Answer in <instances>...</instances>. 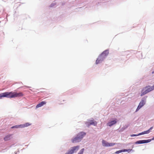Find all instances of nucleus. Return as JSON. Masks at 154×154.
<instances>
[{
    "label": "nucleus",
    "instance_id": "6",
    "mask_svg": "<svg viewBox=\"0 0 154 154\" xmlns=\"http://www.w3.org/2000/svg\"><path fill=\"white\" fill-rule=\"evenodd\" d=\"M146 101L144 100H142L140 103L136 110V112H137L141 107H142L145 104Z\"/></svg>",
    "mask_w": 154,
    "mask_h": 154
},
{
    "label": "nucleus",
    "instance_id": "9",
    "mask_svg": "<svg viewBox=\"0 0 154 154\" xmlns=\"http://www.w3.org/2000/svg\"><path fill=\"white\" fill-rule=\"evenodd\" d=\"M46 103V102L45 101H42L38 104L36 106V108H38L42 106L45 105Z\"/></svg>",
    "mask_w": 154,
    "mask_h": 154
},
{
    "label": "nucleus",
    "instance_id": "12",
    "mask_svg": "<svg viewBox=\"0 0 154 154\" xmlns=\"http://www.w3.org/2000/svg\"><path fill=\"white\" fill-rule=\"evenodd\" d=\"M11 134H9L6 136L4 138V140L5 141H7L11 139Z\"/></svg>",
    "mask_w": 154,
    "mask_h": 154
},
{
    "label": "nucleus",
    "instance_id": "19",
    "mask_svg": "<svg viewBox=\"0 0 154 154\" xmlns=\"http://www.w3.org/2000/svg\"><path fill=\"white\" fill-rule=\"evenodd\" d=\"M145 134V133H144V132L143 131L142 133H139L138 134V135H143V134Z\"/></svg>",
    "mask_w": 154,
    "mask_h": 154
},
{
    "label": "nucleus",
    "instance_id": "17",
    "mask_svg": "<svg viewBox=\"0 0 154 154\" xmlns=\"http://www.w3.org/2000/svg\"><path fill=\"white\" fill-rule=\"evenodd\" d=\"M84 148L82 149L80 151V152L79 153V154H83L84 151Z\"/></svg>",
    "mask_w": 154,
    "mask_h": 154
},
{
    "label": "nucleus",
    "instance_id": "13",
    "mask_svg": "<svg viewBox=\"0 0 154 154\" xmlns=\"http://www.w3.org/2000/svg\"><path fill=\"white\" fill-rule=\"evenodd\" d=\"M116 123V121L115 120H113L112 121L109 122L107 124L109 126H111L114 124H115Z\"/></svg>",
    "mask_w": 154,
    "mask_h": 154
},
{
    "label": "nucleus",
    "instance_id": "8",
    "mask_svg": "<svg viewBox=\"0 0 154 154\" xmlns=\"http://www.w3.org/2000/svg\"><path fill=\"white\" fill-rule=\"evenodd\" d=\"M151 141V140L150 139H148L147 140H140L136 141L135 143L136 144H142L149 142Z\"/></svg>",
    "mask_w": 154,
    "mask_h": 154
},
{
    "label": "nucleus",
    "instance_id": "3",
    "mask_svg": "<svg viewBox=\"0 0 154 154\" xmlns=\"http://www.w3.org/2000/svg\"><path fill=\"white\" fill-rule=\"evenodd\" d=\"M154 90V84L153 86H148L144 88H143L142 90L140 96H142Z\"/></svg>",
    "mask_w": 154,
    "mask_h": 154
},
{
    "label": "nucleus",
    "instance_id": "1",
    "mask_svg": "<svg viewBox=\"0 0 154 154\" xmlns=\"http://www.w3.org/2000/svg\"><path fill=\"white\" fill-rule=\"evenodd\" d=\"M23 96V94L21 92H6L0 94V99L2 98L3 97L12 98L22 97Z\"/></svg>",
    "mask_w": 154,
    "mask_h": 154
},
{
    "label": "nucleus",
    "instance_id": "2",
    "mask_svg": "<svg viewBox=\"0 0 154 154\" xmlns=\"http://www.w3.org/2000/svg\"><path fill=\"white\" fill-rule=\"evenodd\" d=\"M85 134L86 133L83 132L79 133L76 137L72 139V142L74 143L79 142Z\"/></svg>",
    "mask_w": 154,
    "mask_h": 154
},
{
    "label": "nucleus",
    "instance_id": "4",
    "mask_svg": "<svg viewBox=\"0 0 154 154\" xmlns=\"http://www.w3.org/2000/svg\"><path fill=\"white\" fill-rule=\"evenodd\" d=\"M79 146H77L71 148V149L69 150L65 154H72L75 152H76L79 149Z\"/></svg>",
    "mask_w": 154,
    "mask_h": 154
},
{
    "label": "nucleus",
    "instance_id": "10",
    "mask_svg": "<svg viewBox=\"0 0 154 154\" xmlns=\"http://www.w3.org/2000/svg\"><path fill=\"white\" fill-rule=\"evenodd\" d=\"M97 122L96 121H94V120H91L89 123L87 122V124L88 126L91 125H93L95 126L97 124Z\"/></svg>",
    "mask_w": 154,
    "mask_h": 154
},
{
    "label": "nucleus",
    "instance_id": "22",
    "mask_svg": "<svg viewBox=\"0 0 154 154\" xmlns=\"http://www.w3.org/2000/svg\"><path fill=\"white\" fill-rule=\"evenodd\" d=\"M152 140H154V137H153L152 138Z\"/></svg>",
    "mask_w": 154,
    "mask_h": 154
},
{
    "label": "nucleus",
    "instance_id": "20",
    "mask_svg": "<svg viewBox=\"0 0 154 154\" xmlns=\"http://www.w3.org/2000/svg\"><path fill=\"white\" fill-rule=\"evenodd\" d=\"M139 136V135H138V134H133L131 135V137H134V136Z\"/></svg>",
    "mask_w": 154,
    "mask_h": 154
},
{
    "label": "nucleus",
    "instance_id": "7",
    "mask_svg": "<svg viewBox=\"0 0 154 154\" xmlns=\"http://www.w3.org/2000/svg\"><path fill=\"white\" fill-rule=\"evenodd\" d=\"M105 58L104 56L101 54L98 57L97 59L96 60V63L98 64L101 62Z\"/></svg>",
    "mask_w": 154,
    "mask_h": 154
},
{
    "label": "nucleus",
    "instance_id": "18",
    "mask_svg": "<svg viewBox=\"0 0 154 154\" xmlns=\"http://www.w3.org/2000/svg\"><path fill=\"white\" fill-rule=\"evenodd\" d=\"M144 133L145 134H147L149 133V130H148L147 131H144Z\"/></svg>",
    "mask_w": 154,
    "mask_h": 154
},
{
    "label": "nucleus",
    "instance_id": "16",
    "mask_svg": "<svg viewBox=\"0 0 154 154\" xmlns=\"http://www.w3.org/2000/svg\"><path fill=\"white\" fill-rule=\"evenodd\" d=\"M21 126H20V125H16L15 126H13L11 127V128H21Z\"/></svg>",
    "mask_w": 154,
    "mask_h": 154
},
{
    "label": "nucleus",
    "instance_id": "11",
    "mask_svg": "<svg viewBox=\"0 0 154 154\" xmlns=\"http://www.w3.org/2000/svg\"><path fill=\"white\" fill-rule=\"evenodd\" d=\"M109 54L108 50H106L103 51L101 54V55L104 57L105 58Z\"/></svg>",
    "mask_w": 154,
    "mask_h": 154
},
{
    "label": "nucleus",
    "instance_id": "14",
    "mask_svg": "<svg viewBox=\"0 0 154 154\" xmlns=\"http://www.w3.org/2000/svg\"><path fill=\"white\" fill-rule=\"evenodd\" d=\"M31 125V124H30L29 123H26L23 125H20V126H21V128H24L25 127H27L30 125Z\"/></svg>",
    "mask_w": 154,
    "mask_h": 154
},
{
    "label": "nucleus",
    "instance_id": "15",
    "mask_svg": "<svg viewBox=\"0 0 154 154\" xmlns=\"http://www.w3.org/2000/svg\"><path fill=\"white\" fill-rule=\"evenodd\" d=\"M127 151V149H122V150H119V151H116L115 152V153H116V154H119V153L122 152H125V151Z\"/></svg>",
    "mask_w": 154,
    "mask_h": 154
},
{
    "label": "nucleus",
    "instance_id": "21",
    "mask_svg": "<svg viewBox=\"0 0 154 154\" xmlns=\"http://www.w3.org/2000/svg\"><path fill=\"white\" fill-rule=\"evenodd\" d=\"M153 127H151L148 130H149V132H150V130H152L153 128Z\"/></svg>",
    "mask_w": 154,
    "mask_h": 154
},
{
    "label": "nucleus",
    "instance_id": "5",
    "mask_svg": "<svg viewBox=\"0 0 154 154\" xmlns=\"http://www.w3.org/2000/svg\"><path fill=\"white\" fill-rule=\"evenodd\" d=\"M102 144L103 146L106 147L113 146L115 144V143H109L104 140H102Z\"/></svg>",
    "mask_w": 154,
    "mask_h": 154
},
{
    "label": "nucleus",
    "instance_id": "23",
    "mask_svg": "<svg viewBox=\"0 0 154 154\" xmlns=\"http://www.w3.org/2000/svg\"><path fill=\"white\" fill-rule=\"evenodd\" d=\"M152 73H154V72H152Z\"/></svg>",
    "mask_w": 154,
    "mask_h": 154
}]
</instances>
